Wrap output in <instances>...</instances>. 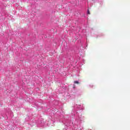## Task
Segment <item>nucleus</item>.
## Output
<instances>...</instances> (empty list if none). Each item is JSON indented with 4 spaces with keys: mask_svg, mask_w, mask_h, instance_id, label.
<instances>
[{
    "mask_svg": "<svg viewBox=\"0 0 130 130\" xmlns=\"http://www.w3.org/2000/svg\"><path fill=\"white\" fill-rule=\"evenodd\" d=\"M87 14L88 15H90V11L89 10V9H88L87 10Z\"/></svg>",
    "mask_w": 130,
    "mask_h": 130,
    "instance_id": "obj_2",
    "label": "nucleus"
},
{
    "mask_svg": "<svg viewBox=\"0 0 130 130\" xmlns=\"http://www.w3.org/2000/svg\"><path fill=\"white\" fill-rule=\"evenodd\" d=\"M74 84H77L78 85H79V84H80V82H79V81H74Z\"/></svg>",
    "mask_w": 130,
    "mask_h": 130,
    "instance_id": "obj_1",
    "label": "nucleus"
}]
</instances>
